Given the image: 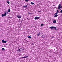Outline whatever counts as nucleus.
<instances>
[{"label":"nucleus","mask_w":62,"mask_h":62,"mask_svg":"<svg viewBox=\"0 0 62 62\" xmlns=\"http://www.w3.org/2000/svg\"><path fill=\"white\" fill-rule=\"evenodd\" d=\"M50 28H51L52 30H53V28H54V29H55V30H57L56 28V27L52 26V27H50Z\"/></svg>","instance_id":"1"},{"label":"nucleus","mask_w":62,"mask_h":62,"mask_svg":"<svg viewBox=\"0 0 62 62\" xmlns=\"http://www.w3.org/2000/svg\"><path fill=\"white\" fill-rule=\"evenodd\" d=\"M60 8H62V6L60 5V4H59L58 7V9H60Z\"/></svg>","instance_id":"2"},{"label":"nucleus","mask_w":62,"mask_h":62,"mask_svg":"<svg viewBox=\"0 0 62 62\" xmlns=\"http://www.w3.org/2000/svg\"><path fill=\"white\" fill-rule=\"evenodd\" d=\"M37 19H39V17L38 16H36L34 18V19L35 20H36Z\"/></svg>","instance_id":"3"},{"label":"nucleus","mask_w":62,"mask_h":62,"mask_svg":"<svg viewBox=\"0 0 62 62\" xmlns=\"http://www.w3.org/2000/svg\"><path fill=\"white\" fill-rule=\"evenodd\" d=\"M17 17L19 19H21L22 18V16L20 15H18L17 16Z\"/></svg>","instance_id":"4"},{"label":"nucleus","mask_w":62,"mask_h":62,"mask_svg":"<svg viewBox=\"0 0 62 62\" xmlns=\"http://www.w3.org/2000/svg\"><path fill=\"white\" fill-rule=\"evenodd\" d=\"M7 13H8V11H6L5 12L4 14V15H5V16H6Z\"/></svg>","instance_id":"5"},{"label":"nucleus","mask_w":62,"mask_h":62,"mask_svg":"<svg viewBox=\"0 0 62 62\" xmlns=\"http://www.w3.org/2000/svg\"><path fill=\"white\" fill-rule=\"evenodd\" d=\"M2 42L3 43H7V41H5L4 40H2Z\"/></svg>","instance_id":"6"},{"label":"nucleus","mask_w":62,"mask_h":62,"mask_svg":"<svg viewBox=\"0 0 62 62\" xmlns=\"http://www.w3.org/2000/svg\"><path fill=\"white\" fill-rule=\"evenodd\" d=\"M53 22V23H55L56 22V20H54Z\"/></svg>","instance_id":"7"},{"label":"nucleus","mask_w":62,"mask_h":62,"mask_svg":"<svg viewBox=\"0 0 62 62\" xmlns=\"http://www.w3.org/2000/svg\"><path fill=\"white\" fill-rule=\"evenodd\" d=\"M28 57V56H24V57H23V58H27V57Z\"/></svg>","instance_id":"8"},{"label":"nucleus","mask_w":62,"mask_h":62,"mask_svg":"<svg viewBox=\"0 0 62 62\" xmlns=\"http://www.w3.org/2000/svg\"><path fill=\"white\" fill-rule=\"evenodd\" d=\"M39 35H40V32H39V33H38L37 35L38 36H39Z\"/></svg>","instance_id":"9"},{"label":"nucleus","mask_w":62,"mask_h":62,"mask_svg":"<svg viewBox=\"0 0 62 62\" xmlns=\"http://www.w3.org/2000/svg\"><path fill=\"white\" fill-rule=\"evenodd\" d=\"M31 5H34V3H33L32 2H31Z\"/></svg>","instance_id":"10"},{"label":"nucleus","mask_w":62,"mask_h":62,"mask_svg":"<svg viewBox=\"0 0 62 62\" xmlns=\"http://www.w3.org/2000/svg\"><path fill=\"white\" fill-rule=\"evenodd\" d=\"M58 16V15H56L54 16V17H56L57 16Z\"/></svg>","instance_id":"11"},{"label":"nucleus","mask_w":62,"mask_h":62,"mask_svg":"<svg viewBox=\"0 0 62 62\" xmlns=\"http://www.w3.org/2000/svg\"><path fill=\"white\" fill-rule=\"evenodd\" d=\"M21 51L20 49L18 48V49L16 50V52H18V51Z\"/></svg>","instance_id":"12"},{"label":"nucleus","mask_w":62,"mask_h":62,"mask_svg":"<svg viewBox=\"0 0 62 62\" xmlns=\"http://www.w3.org/2000/svg\"><path fill=\"white\" fill-rule=\"evenodd\" d=\"M1 16L2 17H4V16H5L4 15V14H2L1 15Z\"/></svg>","instance_id":"13"},{"label":"nucleus","mask_w":62,"mask_h":62,"mask_svg":"<svg viewBox=\"0 0 62 62\" xmlns=\"http://www.w3.org/2000/svg\"><path fill=\"white\" fill-rule=\"evenodd\" d=\"M8 12H9L10 11V9H9L8 10Z\"/></svg>","instance_id":"14"},{"label":"nucleus","mask_w":62,"mask_h":62,"mask_svg":"<svg viewBox=\"0 0 62 62\" xmlns=\"http://www.w3.org/2000/svg\"><path fill=\"white\" fill-rule=\"evenodd\" d=\"M23 7H24L26 8V7H27V5H26V6H23Z\"/></svg>","instance_id":"15"},{"label":"nucleus","mask_w":62,"mask_h":62,"mask_svg":"<svg viewBox=\"0 0 62 62\" xmlns=\"http://www.w3.org/2000/svg\"><path fill=\"white\" fill-rule=\"evenodd\" d=\"M28 38L29 39H31V36H28Z\"/></svg>","instance_id":"16"},{"label":"nucleus","mask_w":62,"mask_h":62,"mask_svg":"<svg viewBox=\"0 0 62 62\" xmlns=\"http://www.w3.org/2000/svg\"><path fill=\"white\" fill-rule=\"evenodd\" d=\"M7 3H8V4H9V1H7Z\"/></svg>","instance_id":"17"},{"label":"nucleus","mask_w":62,"mask_h":62,"mask_svg":"<svg viewBox=\"0 0 62 62\" xmlns=\"http://www.w3.org/2000/svg\"><path fill=\"white\" fill-rule=\"evenodd\" d=\"M2 50H3V51H4V50H5V48H2Z\"/></svg>","instance_id":"18"},{"label":"nucleus","mask_w":62,"mask_h":62,"mask_svg":"<svg viewBox=\"0 0 62 62\" xmlns=\"http://www.w3.org/2000/svg\"><path fill=\"white\" fill-rule=\"evenodd\" d=\"M60 13H62V10H61Z\"/></svg>","instance_id":"19"},{"label":"nucleus","mask_w":62,"mask_h":62,"mask_svg":"<svg viewBox=\"0 0 62 62\" xmlns=\"http://www.w3.org/2000/svg\"><path fill=\"white\" fill-rule=\"evenodd\" d=\"M58 13V12H56V13H55V14L54 15H55L56 14H57Z\"/></svg>","instance_id":"20"},{"label":"nucleus","mask_w":62,"mask_h":62,"mask_svg":"<svg viewBox=\"0 0 62 62\" xmlns=\"http://www.w3.org/2000/svg\"><path fill=\"white\" fill-rule=\"evenodd\" d=\"M26 2H28V0H25Z\"/></svg>","instance_id":"21"},{"label":"nucleus","mask_w":62,"mask_h":62,"mask_svg":"<svg viewBox=\"0 0 62 62\" xmlns=\"http://www.w3.org/2000/svg\"><path fill=\"white\" fill-rule=\"evenodd\" d=\"M43 25H44V24H41V26H43Z\"/></svg>","instance_id":"22"},{"label":"nucleus","mask_w":62,"mask_h":62,"mask_svg":"<svg viewBox=\"0 0 62 62\" xmlns=\"http://www.w3.org/2000/svg\"><path fill=\"white\" fill-rule=\"evenodd\" d=\"M28 14H31V13H29V12L28 13Z\"/></svg>","instance_id":"23"},{"label":"nucleus","mask_w":62,"mask_h":62,"mask_svg":"<svg viewBox=\"0 0 62 62\" xmlns=\"http://www.w3.org/2000/svg\"><path fill=\"white\" fill-rule=\"evenodd\" d=\"M23 21V20H22L21 21V23H22V22H23V21Z\"/></svg>","instance_id":"24"},{"label":"nucleus","mask_w":62,"mask_h":62,"mask_svg":"<svg viewBox=\"0 0 62 62\" xmlns=\"http://www.w3.org/2000/svg\"><path fill=\"white\" fill-rule=\"evenodd\" d=\"M58 12V10H57V12Z\"/></svg>","instance_id":"25"},{"label":"nucleus","mask_w":62,"mask_h":62,"mask_svg":"<svg viewBox=\"0 0 62 62\" xmlns=\"http://www.w3.org/2000/svg\"><path fill=\"white\" fill-rule=\"evenodd\" d=\"M6 45H8L7 44H6Z\"/></svg>","instance_id":"26"},{"label":"nucleus","mask_w":62,"mask_h":62,"mask_svg":"<svg viewBox=\"0 0 62 62\" xmlns=\"http://www.w3.org/2000/svg\"><path fill=\"white\" fill-rule=\"evenodd\" d=\"M33 44V45L34 44Z\"/></svg>","instance_id":"27"}]
</instances>
